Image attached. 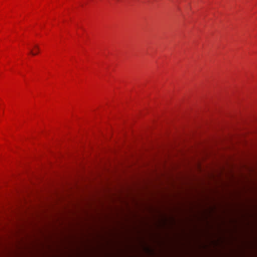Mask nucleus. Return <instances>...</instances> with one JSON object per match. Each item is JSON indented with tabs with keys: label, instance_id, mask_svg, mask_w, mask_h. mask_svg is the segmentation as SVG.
<instances>
[{
	"label": "nucleus",
	"instance_id": "1",
	"mask_svg": "<svg viewBox=\"0 0 257 257\" xmlns=\"http://www.w3.org/2000/svg\"><path fill=\"white\" fill-rule=\"evenodd\" d=\"M34 48L36 49V51L34 52L33 50L31 49L30 50V53L32 55L35 56V55H36L38 53V52L39 51V48L38 46L37 45H35L34 46Z\"/></svg>",
	"mask_w": 257,
	"mask_h": 257
}]
</instances>
